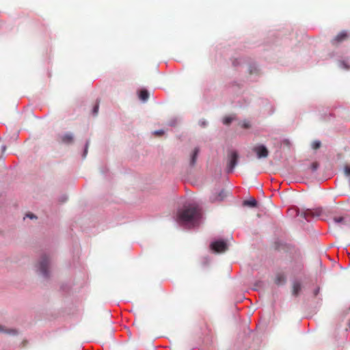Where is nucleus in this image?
<instances>
[{"mask_svg": "<svg viewBox=\"0 0 350 350\" xmlns=\"http://www.w3.org/2000/svg\"><path fill=\"white\" fill-rule=\"evenodd\" d=\"M200 217L201 211L199 207L196 204H189L178 211L177 221L184 224H193L199 220Z\"/></svg>", "mask_w": 350, "mask_h": 350, "instance_id": "f257e3e1", "label": "nucleus"}, {"mask_svg": "<svg viewBox=\"0 0 350 350\" xmlns=\"http://www.w3.org/2000/svg\"><path fill=\"white\" fill-rule=\"evenodd\" d=\"M239 158L238 152L235 150H230L227 157V172L231 173L237 164Z\"/></svg>", "mask_w": 350, "mask_h": 350, "instance_id": "f03ea898", "label": "nucleus"}, {"mask_svg": "<svg viewBox=\"0 0 350 350\" xmlns=\"http://www.w3.org/2000/svg\"><path fill=\"white\" fill-rule=\"evenodd\" d=\"M49 257L46 255H43L38 265V269L40 273L45 278L49 277L48 267L49 265Z\"/></svg>", "mask_w": 350, "mask_h": 350, "instance_id": "7ed1b4c3", "label": "nucleus"}, {"mask_svg": "<svg viewBox=\"0 0 350 350\" xmlns=\"http://www.w3.org/2000/svg\"><path fill=\"white\" fill-rule=\"evenodd\" d=\"M323 211L320 208L307 209L299 213L302 217L309 221L311 219L318 218L322 215Z\"/></svg>", "mask_w": 350, "mask_h": 350, "instance_id": "20e7f679", "label": "nucleus"}, {"mask_svg": "<svg viewBox=\"0 0 350 350\" xmlns=\"http://www.w3.org/2000/svg\"><path fill=\"white\" fill-rule=\"evenodd\" d=\"M252 150L256 154L258 159L267 158L269 155L268 149L262 144L255 146Z\"/></svg>", "mask_w": 350, "mask_h": 350, "instance_id": "39448f33", "label": "nucleus"}, {"mask_svg": "<svg viewBox=\"0 0 350 350\" xmlns=\"http://www.w3.org/2000/svg\"><path fill=\"white\" fill-rule=\"evenodd\" d=\"M211 248L215 252L221 253L228 250V245L224 241H217L211 243Z\"/></svg>", "mask_w": 350, "mask_h": 350, "instance_id": "423d86ee", "label": "nucleus"}, {"mask_svg": "<svg viewBox=\"0 0 350 350\" xmlns=\"http://www.w3.org/2000/svg\"><path fill=\"white\" fill-rule=\"evenodd\" d=\"M349 38V33L347 31H342L336 36L332 40V44L333 45H337L340 42L346 40Z\"/></svg>", "mask_w": 350, "mask_h": 350, "instance_id": "0eeeda50", "label": "nucleus"}, {"mask_svg": "<svg viewBox=\"0 0 350 350\" xmlns=\"http://www.w3.org/2000/svg\"><path fill=\"white\" fill-rule=\"evenodd\" d=\"M228 191L225 189L221 190L218 193L213 194L210 197V200L212 202H221L227 196Z\"/></svg>", "mask_w": 350, "mask_h": 350, "instance_id": "6e6552de", "label": "nucleus"}, {"mask_svg": "<svg viewBox=\"0 0 350 350\" xmlns=\"http://www.w3.org/2000/svg\"><path fill=\"white\" fill-rule=\"evenodd\" d=\"M334 221L338 224L347 225L350 224V216H335L333 219Z\"/></svg>", "mask_w": 350, "mask_h": 350, "instance_id": "1a4fd4ad", "label": "nucleus"}, {"mask_svg": "<svg viewBox=\"0 0 350 350\" xmlns=\"http://www.w3.org/2000/svg\"><path fill=\"white\" fill-rule=\"evenodd\" d=\"M62 142L64 144H71L73 142V136L71 133H66L62 137Z\"/></svg>", "mask_w": 350, "mask_h": 350, "instance_id": "9d476101", "label": "nucleus"}, {"mask_svg": "<svg viewBox=\"0 0 350 350\" xmlns=\"http://www.w3.org/2000/svg\"><path fill=\"white\" fill-rule=\"evenodd\" d=\"M286 281V278L282 273L277 274L275 278V283L278 285L283 284Z\"/></svg>", "mask_w": 350, "mask_h": 350, "instance_id": "9b49d317", "label": "nucleus"}, {"mask_svg": "<svg viewBox=\"0 0 350 350\" xmlns=\"http://www.w3.org/2000/svg\"><path fill=\"white\" fill-rule=\"evenodd\" d=\"M198 153H199V149L198 148H196L193 150V152L191 156V159H190V165H195Z\"/></svg>", "mask_w": 350, "mask_h": 350, "instance_id": "f8f14e48", "label": "nucleus"}, {"mask_svg": "<svg viewBox=\"0 0 350 350\" xmlns=\"http://www.w3.org/2000/svg\"><path fill=\"white\" fill-rule=\"evenodd\" d=\"M243 206L255 207L257 205V202L255 199H251L249 200H245L243 202Z\"/></svg>", "mask_w": 350, "mask_h": 350, "instance_id": "ddd939ff", "label": "nucleus"}, {"mask_svg": "<svg viewBox=\"0 0 350 350\" xmlns=\"http://www.w3.org/2000/svg\"><path fill=\"white\" fill-rule=\"evenodd\" d=\"M149 96L148 92L146 90H142L139 92V98L143 100L146 101Z\"/></svg>", "mask_w": 350, "mask_h": 350, "instance_id": "4468645a", "label": "nucleus"}, {"mask_svg": "<svg viewBox=\"0 0 350 350\" xmlns=\"http://www.w3.org/2000/svg\"><path fill=\"white\" fill-rule=\"evenodd\" d=\"M301 290V284L299 282H295L293 286V293L295 295H298L299 292Z\"/></svg>", "mask_w": 350, "mask_h": 350, "instance_id": "2eb2a0df", "label": "nucleus"}, {"mask_svg": "<svg viewBox=\"0 0 350 350\" xmlns=\"http://www.w3.org/2000/svg\"><path fill=\"white\" fill-rule=\"evenodd\" d=\"M0 332L7 333V334H16L17 331L16 329H7L4 327L0 325Z\"/></svg>", "mask_w": 350, "mask_h": 350, "instance_id": "dca6fc26", "label": "nucleus"}, {"mask_svg": "<svg viewBox=\"0 0 350 350\" xmlns=\"http://www.w3.org/2000/svg\"><path fill=\"white\" fill-rule=\"evenodd\" d=\"M343 171L345 175L350 178V165L347 164L345 165Z\"/></svg>", "mask_w": 350, "mask_h": 350, "instance_id": "f3484780", "label": "nucleus"}, {"mask_svg": "<svg viewBox=\"0 0 350 350\" xmlns=\"http://www.w3.org/2000/svg\"><path fill=\"white\" fill-rule=\"evenodd\" d=\"M321 146V143L320 141H314L312 143V148L314 149V150H317L318 148H319Z\"/></svg>", "mask_w": 350, "mask_h": 350, "instance_id": "a211bd4d", "label": "nucleus"}, {"mask_svg": "<svg viewBox=\"0 0 350 350\" xmlns=\"http://www.w3.org/2000/svg\"><path fill=\"white\" fill-rule=\"evenodd\" d=\"M232 120V118H230V117H226L223 120V123L224 124L228 125V124H230L231 123Z\"/></svg>", "mask_w": 350, "mask_h": 350, "instance_id": "6ab92c4d", "label": "nucleus"}, {"mask_svg": "<svg viewBox=\"0 0 350 350\" xmlns=\"http://www.w3.org/2000/svg\"><path fill=\"white\" fill-rule=\"evenodd\" d=\"M241 126L244 129H249L250 128L251 125L249 121L244 120L241 124Z\"/></svg>", "mask_w": 350, "mask_h": 350, "instance_id": "aec40b11", "label": "nucleus"}, {"mask_svg": "<svg viewBox=\"0 0 350 350\" xmlns=\"http://www.w3.org/2000/svg\"><path fill=\"white\" fill-rule=\"evenodd\" d=\"M318 167L319 163L317 162H313L310 165V168L313 172L316 171L318 169Z\"/></svg>", "mask_w": 350, "mask_h": 350, "instance_id": "412c9836", "label": "nucleus"}, {"mask_svg": "<svg viewBox=\"0 0 350 350\" xmlns=\"http://www.w3.org/2000/svg\"><path fill=\"white\" fill-rule=\"evenodd\" d=\"M98 109H99V104L98 103H96V105L94 107V109H93V114L94 116H96L98 112Z\"/></svg>", "mask_w": 350, "mask_h": 350, "instance_id": "4be33fe9", "label": "nucleus"}, {"mask_svg": "<svg viewBox=\"0 0 350 350\" xmlns=\"http://www.w3.org/2000/svg\"><path fill=\"white\" fill-rule=\"evenodd\" d=\"M163 133H164V132H163V130H159V131H156L154 132V134L157 135H159V136L163 135Z\"/></svg>", "mask_w": 350, "mask_h": 350, "instance_id": "5701e85b", "label": "nucleus"}, {"mask_svg": "<svg viewBox=\"0 0 350 350\" xmlns=\"http://www.w3.org/2000/svg\"><path fill=\"white\" fill-rule=\"evenodd\" d=\"M26 216L27 217H29L30 219H33V218L36 217V216L33 214H32V213H28V214H27Z\"/></svg>", "mask_w": 350, "mask_h": 350, "instance_id": "b1692460", "label": "nucleus"}, {"mask_svg": "<svg viewBox=\"0 0 350 350\" xmlns=\"http://www.w3.org/2000/svg\"><path fill=\"white\" fill-rule=\"evenodd\" d=\"M88 146V144H86V147H85L84 154H86V153H87Z\"/></svg>", "mask_w": 350, "mask_h": 350, "instance_id": "393cba45", "label": "nucleus"}, {"mask_svg": "<svg viewBox=\"0 0 350 350\" xmlns=\"http://www.w3.org/2000/svg\"><path fill=\"white\" fill-rule=\"evenodd\" d=\"M349 327H350V322H349Z\"/></svg>", "mask_w": 350, "mask_h": 350, "instance_id": "a878e982", "label": "nucleus"}]
</instances>
